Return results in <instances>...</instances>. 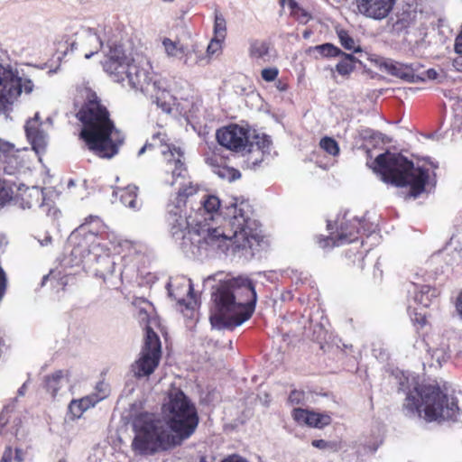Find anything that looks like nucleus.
Returning a JSON list of instances; mask_svg holds the SVG:
<instances>
[{
  "mask_svg": "<svg viewBox=\"0 0 462 462\" xmlns=\"http://www.w3.org/2000/svg\"><path fill=\"white\" fill-rule=\"evenodd\" d=\"M162 412L163 419L148 411L133 417L135 435L131 446L135 453L153 456L180 446L195 433L199 423L195 403L179 388L168 393Z\"/></svg>",
  "mask_w": 462,
  "mask_h": 462,
  "instance_id": "1",
  "label": "nucleus"
},
{
  "mask_svg": "<svg viewBox=\"0 0 462 462\" xmlns=\"http://www.w3.org/2000/svg\"><path fill=\"white\" fill-rule=\"evenodd\" d=\"M76 117L81 124L79 138L89 152L107 160L118 153L124 137L96 92L90 89L86 92Z\"/></svg>",
  "mask_w": 462,
  "mask_h": 462,
  "instance_id": "2",
  "label": "nucleus"
},
{
  "mask_svg": "<svg viewBox=\"0 0 462 462\" xmlns=\"http://www.w3.org/2000/svg\"><path fill=\"white\" fill-rule=\"evenodd\" d=\"M256 292L249 279L236 278L220 283L212 292L210 320L219 328H233L248 320L255 308Z\"/></svg>",
  "mask_w": 462,
  "mask_h": 462,
  "instance_id": "3",
  "label": "nucleus"
},
{
  "mask_svg": "<svg viewBox=\"0 0 462 462\" xmlns=\"http://www.w3.org/2000/svg\"><path fill=\"white\" fill-rule=\"evenodd\" d=\"M449 386L437 379L417 383L406 394L402 409L407 416L422 418L427 422L458 420V401L448 393Z\"/></svg>",
  "mask_w": 462,
  "mask_h": 462,
  "instance_id": "4",
  "label": "nucleus"
},
{
  "mask_svg": "<svg viewBox=\"0 0 462 462\" xmlns=\"http://www.w3.org/2000/svg\"><path fill=\"white\" fill-rule=\"evenodd\" d=\"M367 164L383 182L398 188H408L409 198L417 199L426 191L430 170L415 167L412 161L401 153L387 151Z\"/></svg>",
  "mask_w": 462,
  "mask_h": 462,
  "instance_id": "5",
  "label": "nucleus"
},
{
  "mask_svg": "<svg viewBox=\"0 0 462 462\" xmlns=\"http://www.w3.org/2000/svg\"><path fill=\"white\" fill-rule=\"evenodd\" d=\"M229 211L228 217H224L221 226L208 229L204 236L205 242L225 247L226 250L231 248L234 252L252 249L258 245L261 241L260 236L248 226L249 205L244 201L235 203Z\"/></svg>",
  "mask_w": 462,
  "mask_h": 462,
  "instance_id": "6",
  "label": "nucleus"
},
{
  "mask_svg": "<svg viewBox=\"0 0 462 462\" xmlns=\"http://www.w3.org/2000/svg\"><path fill=\"white\" fill-rule=\"evenodd\" d=\"M72 237L77 240L78 246L88 254H98L114 252L121 254L123 248H131L134 243L128 240H121L114 233L107 231V226L98 216H88L84 222L72 233Z\"/></svg>",
  "mask_w": 462,
  "mask_h": 462,
  "instance_id": "7",
  "label": "nucleus"
},
{
  "mask_svg": "<svg viewBox=\"0 0 462 462\" xmlns=\"http://www.w3.org/2000/svg\"><path fill=\"white\" fill-rule=\"evenodd\" d=\"M33 88L34 85L31 79H23L18 76L17 71L0 64V114H6L13 110L23 89L26 94H30Z\"/></svg>",
  "mask_w": 462,
  "mask_h": 462,
  "instance_id": "8",
  "label": "nucleus"
},
{
  "mask_svg": "<svg viewBox=\"0 0 462 462\" xmlns=\"http://www.w3.org/2000/svg\"><path fill=\"white\" fill-rule=\"evenodd\" d=\"M162 357V344L159 336L147 327L140 357L133 365L134 375L138 378L151 375L158 367Z\"/></svg>",
  "mask_w": 462,
  "mask_h": 462,
  "instance_id": "9",
  "label": "nucleus"
},
{
  "mask_svg": "<svg viewBox=\"0 0 462 462\" xmlns=\"http://www.w3.org/2000/svg\"><path fill=\"white\" fill-rule=\"evenodd\" d=\"M218 143L236 152H246L249 131L238 125L232 124L217 131Z\"/></svg>",
  "mask_w": 462,
  "mask_h": 462,
  "instance_id": "10",
  "label": "nucleus"
},
{
  "mask_svg": "<svg viewBox=\"0 0 462 462\" xmlns=\"http://www.w3.org/2000/svg\"><path fill=\"white\" fill-rule=\"evenodd\" d=\"M133 61L122 50L114 49L104 61L103 69L114 81L124 83Z\"/></svg>",
  "mask_w": 462,
  "mask_h": 462,
  "instance_id": "11",
  "label": "nucleus"
},
{
  "mask_svg": "<svg viewBox=\"0 0 462 462\" xmlns=\"http://www.w3.org/2000/svg\"><path fill=\"white\" fill-rule=\"evenodd\" d=\"M353 230L349 233L345 231L344 225H340V231L336 233L334 230L333 223L328 221V230L329 231L328 236L319 235L316 236V243L322 249L332 248L335 246H340L348 243H352L357 240V229L355 225L351 226ZM347 228V226H346Z\"/></svg>",
  "mask_w": 462,
  "mask_h": 462,
  "instance_id": "12",
  "label": "nucleus"
},
{
  "mask_svg": "<svg viewBox=\"0 0 462 462\" xmlns=\"http://www.w3.org/2000/svg\"><path fill=\"white\" fill-rule=\"evenodd\" d=\"M396 0H356L358 14L366 18L383 20L393 11Z\"/></svg>",
  "mask_w": 462,
  "mask_h": 462,
  "instance_id": "13",
  "label": "nucleus"
},
{
  "mask_svg": "<svg viewBox=\"0 0 462 462\" xmlns=\"http://www.w3.org/2000/svg\"><path fill=\"white\" fill-rule=\"evenodd\" d=\"M20 150L0 138V165L6 174L13 175L23 166Z\"/></svg>",
  "mask_w": 462,
  "mask_h": 462,
  "instance_id": "14",
  "label": "nucleus"
},
{
  "mask_svg": "<svg viewBox=\"0 0 462 462\" xmlns=\"http://www.w3.org/2000/svg\"><path fill=\"white\" fill-rule=\"evenodd\" d=\"M168 291L170 296L172 297L179 305L184 306L189 310H194L199 306L193 285L189 281L179 284L169 283Z\"/></svg>",
  "mask_w": 462,
  "mask_h": 462,
  "instance_id": "15",
  "label": "nucleus"
},
{
  "mask_svg": "<svg viewBox=\"0 0 462 462\" xmlns=\"http://www.w3.org/2000/svg\"><path fill=\"white\" fill-rule=\"evenodd\" d=\"M128 85L136 90L142 92H148L152 86V79L150 73L143 68H141L138 64L133 61L129 67L128 73L126 74V79ZM155 84L152 83V87Z\"/></svg>",
  "mask_w": 462,
  "mask_h": 462,
  "instance_id": "16",
  "label": "nucleus"
},
{
  "mask_svg": "<svg viewBox=\"0 0 462 462\" xmlns=\"http://www.w3.org/2000/svg\"><path fill=\"white\" fill-rule=\"evenodd\" d=\"M292 417L299 423H305L318 429H322L332 421L331 417L327 413L315 412L301 408L293 409Z\"/></svg>",
  "mask_w": 462,
  "mask_h": 462,
  "instance_id": "17",
  "label": "nucleus"
},
{
  "mask_svg": "<svg viewBox=\"0 0 462 462\" xmlns=\"http://www.w3.org/2000/svg\"><path fill=\"white\" fill-rule=\"evenodd\" d=\"M106 396L107 394L99 395L98 393H91L80 399H73L69 404V412L71 420L81 418L86 411L106 399Z\"/></svg>",
  "mask_w": 462,
  "mask_h": 462,
  "instance_id": "18",
  "label": "nucleus"
},
{
  "mask_svg": "<svg viewBox=\"0 0 462 462\" xmlns=\"http://www.w3.org/2000/svg\"><path fill=\"white\" fill-rule=\"evenodd\" d=\"M170 207L171 208L169 209L166 218L170 232L173 237L183 238L185 231L189 226V223L186 216L181 214L180 208Z\"/></svg>",
  "mask_w": 462,
  "mask_h": 462,
  "instance_id": "19",
  "label": "nucleus"
},
{
  "mask_svg": "<svg viewBox=\"0 0 462 462\" xmlns=\"http://www.w3.org/2000/svg\"><path fill=\"white\" fill-rule=\"evenodd\" d=\"M387 69L391 75L409 82H419L425 79L424 76L418 73L417 69L412 65L395 62L388 65Z\"/></svg>",
  "mask_w": 462,
  "mask_h": 462,
  "instance_id": "20",
  "label": "nucleus"
},
{
  "mask_svg": "<svg viewBox=\"0 0 462 462\" xmlns=\"http://www.w3.org/2000/svg\"><path fill=\"white\" fill-rule=\"evenodd\" d=\"M271 145L272 140L266 134H256L254 135V140L252 142L248 140L246 152L253 153L254 152H258L259 153V156H257L254 161H252V164L254 166L258 165L263 160V155L265 153L270 152Z\"/></svg>",
  "mask_w": 462,
  "mask_h": 462,
  "instance_id": "21",
  "label": "nucleus"
},
{
  "mask_svg": "<svg viewBox=\"0 0 462 462\" xmlns=\"http://www.w3.org/2000/svg\"><path fill=\"white\" fill-rule=\"evenodd\" d=\"M41 127L42 123L38 113L28 119L24 125L26 136L33 146H42L44 143V134Z\"/></svg>",
  "mask_w": 462,
  "mask_h": 462,
  "instance_id": "22",
  "label": "nucleus"
},
{
  "mask_svg": "<svg viewBox=\"0 0 462 462\" xmlns=\"http://www.w3.org/2000/svg\"><path fill=\"white\" fill-rule=\"evenodd\" d=\"M165 160L167 161L168 171H171L173 178L180 177L186 170L184 162H182V153L176 148L169 150L164 153Z\"/></svg>",
  "mask_w": 462,
  "mask_h": 462,
  "instance_id": "23",
  "label": "nucleus"
},
{
  "mask_svg": "<svg viewBox=\"0 0 462 462\" xmlns=\"http://www.w3.org/2000/svg\"><path fill=\"white\" fill-rule=\"evenodd\" d=\"M340 60L337 63L335 67V71H337L343 78L348 79L351 73L356 69V63L358 60L353 56L352 54L343 52L339 56ZM332 74H334V69H331Z\"/></svg>",
  "mask_w": 462,
  "mask_h": 462,
  "instance_id": "24",
  "label": "nucleus"
},
{
  "mask_svg": "<svg viewBox=\"0 0 462 462\" xmlns=\"http://www.w3.org/2000/svg\"><path fill=\"white\" fill-rule=\"evenodd\" d=\"M271 43L262 40H252L249 44L248 53L252 59H263L269 55Z\"/></svg>",
  "mask_w": 462,
  "mask_h": 462,
  "instance_id": "25",
  "label": "nucleus"
},
{
  "mask_svg": "<svg viewBox=\"0 0 462 462\" xmlns=\"http://www.w3.org/2000/svg\"><path fill=\"white\" fill-rule=\"evenodd\" d=\"M137 190L138 188L134 185H128L121 189L119 194L121 202L128 208H137L139 207Z\"/></svg>",
  "mask_w": 462,
  "mask_h": 462,
  "instance_id": "26",
  "label": "nucleus"
},
{
  "mask_svg": "<svg viewBox=\"0 0 462 462\" xmlns=\"http://www.w3.org/2000/svg\"><path fill=\"white\" fill-rule=\"evenodd\" d=\"M354 223H355V226L356 227V229L358 231V233H357V238H358L360 234H365L366 231L364 227L363 221H361L360 219L353 218L351 220H347V219H346V216L344 215L343 217H337L336 221L333 224V226H334L335 232L337 233L340 231L339 226L342 224V225H344L345 227L347 226V228H345V231L349 233L350 231L353 230L351 226L352 225L354 226Z\"/></svg>",
  "mask_w": 462,
  "mask_h": 462,
  "instance_id": "27",
  "label": "nucleus"
},
{
  "mask_svg": "<svg viewBox=\"0 0 462 462\" xmlns=\"http://www.w3.org/2000/svg\"><path fill=\"white\" fill-rule=\"evenodd\" d=\"M64 374L62 370H58L52 373L50 375L45 376L44 383L45 389L49 392L53 397L56 396L58 391L60 388V383L63 379Z\"/></svg>",
  "mask_w": 462,
  "mask_h": 462,
  "instance_id": "28",
  "label": "nucleus"
},
{
  "mask_svg": "<svg viewBox=\"0 0 462 462\" xmlns=\"http://www.w3.org/2000/svg\"><path fill=\"white\" fill-rule=\"evenodd\" d=\"M201 208L199 210L211 215L210 218H213L212 215L217 213L221 207L220 199L215 195H204L200 199Z\"/></svg>",
  "mask_w": 462,
  "mask_h": 462,
  "instance_id": "29",
  "label": "nucleus"
},
{
  "mask_svg": "<svg viewBox=\"0 0 462 462\" xmlns=\"http://www.w3.org/2000/svg\"><path fill=\"white\" fill-rule=\"evenodd\" d=\"M199 191V186L193 185L189 183V185L183 186L180 189L177 198H176V205L174 208H181L185 207L189 199L196 195Z\"/></svg>",
  "mask_w": 462,
  "mask_h": 462,
  "instance_id": "30",
  "label": "nucleus"
},
{
  "mask_svg": "<svg viewBox=\"0 0 462 462\" xmlns=\"http://www.w3.org/2000/svg\"><path fill=\"white\" fill-rule=\"evenodd\" d=\"M311 50L318 52L323 58L339 57L344 52L338 47L329 42L316 45Z\"/></svg>",
  "mask_w": 462,
  "mask_h": 462,
  "instance_id": "31",
  "label": "nucleus"
},
{
  "mask_svg": "<svg viewBox=\"0 0 462 462\" xmlns=\"http://www.w3.org/2000/svg\"><path fill=\"white\" fill-rule=\"evenodd\" d=\"M436 296V289L429 286L422 285L418 292L415 294V301L428 307L431 301V297Z\"/></svg>",
  "mask_w": 462,
  "mask_h": 462,
  "instance_id": "32",
  "label": "nucleus"
},
{
  "mask_svg": "<svg viewBox=\"0 0 462 462\" xmlns=\"http://www.w3.org/2000/svg\"><path fill=\"white\" fill-rule=\"evenodd\" d=\"M214 36L217 41L224 42L226 36V22L223 14L219 12H215L214 22Z\"/></svg>",
  "mask_w": 462,
  "mask_h": 462,
  "instance_id": "33",
  "label": "nucleus"
},
{
  "mask_svg": "<svg viewBox=\"0 0 462 462\" xmlns=\"http://www.w3.org/2000/svg\"><path fill=\"white\" fill-rule=\"evenodd\" d=\"M337 36L342 47L346 50L352 51L355 53L361 52L362 49L359 45H356V42L353 37L346 30H340L337 32Z\"/></svg>",
  "mask_w": 462,
  "mask_h": 462,
  "instance_id": "34",
  "label": "nucleus"
},
{
  "mask_svg": "<svg viewBox=\"0 0 462 462\" xmlns=\"http://www.w3.org/2000/svg\"><path fill=\"white\" fill-rule=\"evenodd\" d=\"M319 146L322 150L332 156H337L339 154L340 149L338 143L332 137L325 136L321 138Z\"/></svg>",
  "mask_w": 462,
  "mask_h": 462,
  "instance_id": "35",
  "label": "nucleus"
},
{
  "mask_svg": "<svg viewBox=\"0 0 462 462\" xmlns=\"http://www.w3.org/2000/svg\"><path fill=\"white\" fill-rule=\"evenodd\" d=\"M162 44L169 56L171 57H181L184 53L183 48L179 42H173L171 39H164Z\"/></svg>",
  "mask_w": 462,
  "mask_h": 462,
  "instance_id": "36",
  "label": "nucleus"
},
{
  "mask_svg": "<svg viewBox=\"0 0 462 462\" xmlns=\"http://www.w3.org/2000/svg\"><path fill=\"white\" fill-rule=\"evenodd\" d=\"M217 173L222 179H226L229 181H234L241 178V172L232 167H220L217 169Z\"/></svg>",
  "mask_w": 462,
  "mask_h": 462,
  "instance_id": "37",
  "label": "nucleus"
},
{
  "mask_svg": "<svg viewBox=\"0 0 462 462\" xmlns=\"http://www.w3.org/2000/svg\"><path fill=\"white\" fill-rule=\"evenodd\" d=\"M291 14L300 23L302 24H306L311 19V14L298 5L292 6Z\"/></svg>",
  "mask_w": 462,
  "mask_h": 462,
  "instance_id": "38",
  "label": "nucleus"
},
{
  "mask_svg": "<svg viewBox=\"0 0 462 462\" xmlns=\"http://www.w3.org/2000/svg\"><path fill=\"white\" fill-rule=\"evenodd\" d=\"M411 321L418 331L429 325L427 315L418 311L414 312Z\"/></svg>",
  "mask_w": 462,
  "mask_h": 462,
  "instance_id": "39",
  "label": "nucleus"
},
{
  "mask_svg": "<svg viewBox=\"0 0 462 462\" xmlns=\"http://www.w3.org/2000/svg\"><path fill=\"white\" fill-rule=\"evenodd\" d=\"M279 75V69L276 67L264 68L261 71V77L265 82L276 80Z\"/></svg>",
  "mask_w": 462,
  "mask_h": 462,
  "instance_id": "40",
  "label": "nucleus"
},
{
  "mask_svg": "<svg viewBox=\"0 0 462 462\" xmlns=\"http://www.w3.org/2000/svg\"><path fill=\"white\" fill-rule=\"evenodd\" d=\"M305 393L301 390H292L288 397V402L291 405L303 404Z\"/></svg>",
  "mask_w": 462,
  "mask_h": 462,
  "instance_id": "41",
  "label": "nucleus"
},
{
  "mask_svg": "<svg viewBox=\"0 0 462 462\" xmlns=\"http://www.w3.org/2000/svg\"><path fill=\"white\" fill-rule=\"evenodd\" d=\"M87 39L89 42H95L97 43V46L95 47L94 51H91L88 53H85V58L89 59L90 57H92L94 55V53H97L98 51V50L101 46V43L99 42L98 37L96 34H88Z\"/></svg>",
  "mask_w": 462,
  "mask_h": 462,
  "instance_id": "42",
  "label": "nucleus"
},
{
  "mask_svg": "<svg viewBox=\"0 0 462 462\" xmlns=\"http://www.w3.org/2000/svg\"><path fill=\"white\" fill-rule=\"evenodd\" d=\"M223 42H224L217 41V37L214 36V38L211 40L210 43L208 46V52L213 54L217 51H220L222 49Z\"/></svg>",
  "mask_w": 462,
  "mask_h": 462,
  "instance_id": "43",
  "label": "nucleus"
},
{
  "mask_svg": "<svg viewBox=\"0 0 462 462\" xmlns=\"http://www.w3.org/2000/svg\"><path fill=\"white\" fill-rule=\"evenodd\" d=\"M13 448L11 446H6L0 462H12Z\"/></svg>",
  "mask_w": 462,
  "mask_h": 462,
  "instance_id": "44",
  "label": "nucleus"
},
{
  "mask_svg": "<svg viewBox=\"0 0 462 462\" xmlns=\"http://www.w3.org/2000/svg\"><path fill=\"white\" fill-rule=\"evenodd\" d=\"M138 317L142 322H144L146 324L145 329L147 328V327L151 328L149 325L150 324V316L146 310L140 309L139 312H138Z\"/></svg>",
  "mask_w": 462,
  "mask_h": 462,
  "instance_id": "45",
  "label": "nucleus"
},
{
  "mask_svg": "<svg viewBox=\"0 0 462 462\" xmlns=\"http://www.w3.org/2000/svg\"><path fill=\"white\" fill-rule=\"evenodd\" d=\"M455 307L459 318L462 319V290L458 292L457 296Z\"/></svg>",
  "mask_w": 462,
  "mask_h": 462,
  "instance_id": "46",
  "label": "nucleus"
},
{
  "mask_svg": "<svg viewBox=\"0 0 462 462\" xmlns=\"http://www.w3.org/2000/svg\"><path fill=\"white\" fill-rule=\"evenodd\" d=\"M25 455H26L25 450L16 448L14 450V460L16 462H23L25 459Z\"/></svg>",
  "mask_w": 462,
  "mask_h": 462,
  "instance_id": "47",
  "label": "nucleus"
},
{
  "mask_svg": "<svg viewBox=\"0 0 462 462\" xmlns=\"http://www.w3.org/2000/svg\"><path fill=\"white\" fill-rule=\"evenodd\" d=\"M346 258H348L349 260L351 258H353V260H352L353 263H355L357 261L360 267L361 268L363 267L364 257L361 253H354V254H350L349 256L346 255Z\"/></svg>",
  "mask_w": 462,
  "mask_h": 462,
  "instance_id": "48",
  "label": "nucleus"
},
{
  "mask_svg": "<svg viewBox=\"0 0 462 462\" xmlns=\"http://www.w3.org/2000/svg\"><path fill=\"white\" fill-rule=\"evenodd\" d=\"M455 51L457 54L462 56V32L456 38Z\"/></svg>",
  "mask_w": 462,
  "mask_h": 462,
  "instance_id": "49",
  "label": "nucleus"
},
{
  "mask_svg": "<svg viewBox=\"0 0 462 462\" xmlns=\"http://www.w3.org/2000/svg\"><path fill=\"white\" fill-rule=\"evenodd\" d=\"M311 444L313 447L320 449H325L329 446L328 443L324 439H314Z\"/></svg>",
  "mask_w": 462,
  "mask_h": 462,
  "instance_id": "50",
  "label": "nucleus"
},
{
  "mask_svg": "<svg viewBox=\"0 0 462 462\" xmlns=\"http://www.w3.org/2000/svg\"><path fill=\"white\" fill-rule=\"evenodd\" d=\"M221 462H248L245 458L238 456L232 455L222 460Z\"/></svg>",
  "mask_w": 462,
  "mask_h": 462,
  "instance_id": "51",
  "label": "nucleus"
},
{
  "mask_svg": "<svg viewBox=\"0 0 462 462\" xmlns=\"http://www.w3.org/2000/svg\"><path fill=\"white\" fill-rule=\"evenodd\" d=\"M275 87L281 92L286 91L289 88L288 83L282 79H278L275 83Z\"/></svg>",
  "mask_w": 462,
  "mask_h": 462,
  "instance_id": "52",
  "label": "nucleus"
},
{
  "mask_svg": "<svg viewBox=\"0 0 462 462\" xmlns=\"http://www.w3.org/2000/svg\"><path fill=\"white\" fill-rule=\"evenodd\" d=\"M104 383L103 382H99L97 383V386H96V390H97V393H98L99 395H103V394H106V393H104Z\"/></svg>",
  "mask_w": 462,
  "mask_h": 462,
  "instance_id": "53",
  "label": "nucleus"
},
{
  "mask_svg": "<svg viewBox=\"0 0 462 462\" xmlns=\"http://www.w3.org/2000/svg\"><path fill=\"white\" fill-rule=\"evenodd\" d=\"M156 104H157L158 106H161L164 111H169L170 110V105L165 103V102L160 104L158 98H156Z\"/></svg>",
  "mask_w": 462,
  "mask_h": 462,
  "instance_id": "54",
  "label": "nucleus"
},
{
  "mask_svg": "<svg viewBox=\"0 0 462 462\" xmlns=\"http://www.w3.org/2000/svg\"><path fill=\"white\" fill-rule=\"evenodd\" d=\"M436 75H437V73H436V71H435L434 69H429V70H427V76H428V78H430V79H435V78H436Z\"/></svg>",
  "mask_w": 462,
  "mask_h": 462,
  "instance_id": "55",
  "label": "nucleus"
},
{
  "mask_svg": "<svg viewBox=\"0 0 462 462\" xmlns=\"http://www.w3.org/2000/svg\"><path fill=\"white\" fill-rule=\"evenodd\" d=\"M199 462H209V461L206 455L199 454Z\"/></svg>",
  "mask_w": 462,
  "mask_h": 462,
  "instance_id": "56",
  "label": "nucleus"
},
{
  "mask_svg": "<svg viewBox=\"0 0 462 462\" xmlns=\"http://www.w3.org/2000/svg\"><path fill=\"white\" fill-rule=\"evenodd\" d=\"M25 387H26V384H25V383H23V384L22 385V387L18 390V393H19L20 395H23V394H24Z\"/></svg>",
  "mask_w": 462,
  "mask_h": 462,
  "instance_id": "57",
  "label": "nucleus"
},
{
  "mask_svg": "<svg viewBox=\"0 0 462 462\" xmlns=\"http://www.w3.org/2000/svg\"><path fill=\"white\" fill-rule=\"evenodd\" d=\"M308 35H309V32H304L303 36H304L305 38H307V37H308Z\"/></svg>",
  "mask_w": 462,
  "mask_h": 462,
  "instance_id": "58",
  "label": "nucleus"
},
{
  "mask_svg": "<svg viewBox=\"0 0 462 462\" xmlns=\"http://www.w3.org/2000/svg\"><path fill=\"white\" fill-rule=\"evenodd\" d=\"M59 462H67L64 458L60 459Z\"/></svg>",
  "mask_w": 462,
  "mask_h": 462,
  "instance_id": "59",
  "label": "nucleus"
},
{
  "mask_svg": "<svg viewBox=\"0 0 462 462\" xmlns=\"http://www.w3.org/2000/svg\"><path fill=\"white\" fill-rule=\"evenodd\" d=\"M163 2H173L174 0H162Z\"/></svg>",
  "mask_w": 462,
  "mask_h": 462,
  "instance_id": "60",
  "label": "nucleus"
},
{
  "mask_svg": "<svg viewBox=\"0 0 462 462\" xmlns=\"http://www.w3.org/2000/svg\"><path fill=\"white\" fill-rule=\"evenodd\" d=\"M27 207L31 208V203L30 202H27Z\"/></svg>",
  "mask_w": 462,
  "mask_h": 462,
  "instance_id": "61",
  "label": "nucleus"
}]
</instances>
